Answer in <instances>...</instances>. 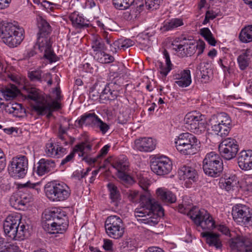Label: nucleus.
Wrapping results in <instances>:
<instances>
[{"instance_id":"f257e3e1","label":"nucleus","mask_w":252,"mask_h":252,"mask_svg":"<svg viewBox=\"0 0 252 252\" xmlns=\"http://www.w3.org/2000/svg\"><path fill=\"white\" fill-rule=\"evenodd\" d=\"M139 207L134 211L136 217L141 223L150 226H155L159 221L160 218L164 216L162 207L155 199L149 196H142L140 198Z\"/></svg>"},{"instance_id":"f03ea898","label":"nucleus","mask_w":252,"mask_h":252,"mask_svg":"<svg viewBox=\"0 0 252 252\" xmlns=\"http://www.w3.org/2000/svg\"><path fill=\"white\" fill-rule=\"evenodd\" d=\"M44 228L50 234L63 233L68 226V217L61 209L53 208L44 211L42 216Z\"/></svg>"},{"instance_id":"7ed1b4c3","label":"nucleus","mask_w":252,"mask_h":252,"mask_svg":"<svg viewBox=\"0 0 252 252\" xmlns=\"http://www.w3.org/2000/svg\"><path fill=\"white\" fill-rule=\"evenodd\" d=\"M120 88L114 82L105 84L104 82L97 81L90 88L89 97L94 101L99 100L100 103L113 100L121 94Z\"/></svg>"},{"instance_id":"20e7f679","label":"nucleus","mask_w":252,"mask_h":252,"mask_svg":"<svg viewBox=\"0 0 252 252\" xmlns=\"http://www.w3.org/2000/svg\"><path fill=\"white\" fill-rule=\"evenodd\" d=\"M25 31L16 22H0V38L10 47H17L24 38Z\"/></svg>"},{"instance_id":"39448f33","label":"nucleus","mask_w":252,"mask_h":252,"mask_svg":"<svg viewBox=\"0 0 252 252\" xmlns=\"http://www.w3.org/2000/svg\"><path fill=\"white\" fill-rule=\"evenodd\" d=\"M20 214H12L8 216L3 222V230L5 234L11 240H24L28 225L23 223Z\"/></svg>"},{"instance_id":"423d86ee","label":"nucleus","mask_w":252,"mask_h":252,"mask_svg":"<svg viewBox=\"0 0 252 252\" xmlns=\"http://www.w3.org/2000/svg\"><path fill=\"white\" fill-rule=\"evenodd\" d=\"M209 123L211 130L213 134L221 137H225L230 132L231 120L229 115L225 113H220L212 116Z\"/></svg>"},{"instance_id":"0eeeda50","label":"nucleus","mask_w":252,"mask_h":252,"mask_svg":"<svg viewBox=\"0 0 252 252\" xmlns=\"http://www.w3.org/2000/svg\"><path fill=\"white\" fill-rule=\"evenodd\" d=\"M194 223L203 230H212L216 227L215 222L213 217L205 209H199L197 207H193L188 213Z\"/></svg>"},{"instance_id":"6e6552de","label":"nucleus","mask_w":252,"mask_h":252,"mask_svg":"<svg viewBox=\"0 0 252 252\" xmlns=\"http://www.w3.org/2000/svg\"><path fill=\"white\" fill-rule=\"evenodd\" d=\"M46 196L53 201H62L67 199L70 194L68 186L63 182H51L46 185Z\"/></svg>"},{"instance_id":"1a4fd4ad","label":"nucleus","mask_w":252,"mask_h":252,"mask_svg":"<svg viewBox=\"0 0 252 252\" xmlns=\"http://www.w3.org/2000/svg\"><path fill=\"white\" fill-rule=\"evenodd\" d=\"M203 169L209 176L219 177L223 170V163L220 156L214 152L208 153L203 161Z\"/></svg>"},{"instance_id":"9d476101","label":"nucleus","mask_w":252,"mask_h":252,"mask_svg":"<svg viewBox=\"0 0 252 252\" xmlns=\"http://www.w3.org/2000/svg\"><path fill=\"white\" fill-rule=\"evenodd\" d=\"M28 168V159L27 157L18 155L12 158L9 165L8 170L12 177L23 178L26 175Z\"/></svg>"},{"instance_id":"9b49d317","label":"nucleus","mask_w":252,"mask_h":252,"mask_svg":"<svg viewBox=\"0 0 252 252\" xmlns=\"http://www.w3.org/2000/svg\"><path fill=\"white\" fill-rule=\"evenodd\" d=\"M105 228L107 235L115 239L122 237L125 230L122 220L115 215L109 216L107 218L105 222Z\"/></svg>"},{"instance_id":"f8f14e48","label":"nucleus","mask_w":252,"mask_h":252,"mask_svg":"<svg viewBox=\"0 0 252 252\" xmlns=\"http://www.w3.org/2000/svg\"><path fill=\"white\" fill-rule=\"evenodd\" d=\"M233 220L238 224L245 225H252V209L249 207L238 204L232 210Z\"/></svg>"},{"instance_id":"ddd939ff","label":"nucleus","mask_w":252,"mask_h":252,"mask_svg":"<svg viewBox=\"0 0 252 252\" xmlns=\"http://www.w3.org/2000/svg\"><path fill=\"white\" fill-rule=\"evenodd\" d=\"M238 147L235 139L227 138L222 140L219 146V150L222 158L226 160H230L236 157Z\"/></svg>"},{"instance_id":"4468645a","label":"nucleus","mask_w":252,"mask_h":252,"mask_svg":"<svg viewBox=\"0 0 252 252\" xmlns=\"http://www.w3.org/2000/svg\"><path fill=\"white\" fill-rule=\"evenodd\" d=\"M152 171L159 176L167 175L172 169L171 160L166 156H161L153 159L151 163Z\"/></svg>"},{"instance_id":"2eb2a0df","label":"nucleus","mask_w":252,"mask_h":252,"mask_svg":"<svg viewBox=\"0 0 252 252\" xmlns=\"http://www.w3.org/2000/svg\"><path fill=\"white\" fill-rule=\"evenodd\" d=\"M36 45L39 51L43 53V57L48 60L50 63L55 62L58 60V57L54 53L49 36H38Z\"/></svg>"},{"instance_id":"dca6fc26","label":"nucleus","mask_w":252,"mask_h":252,"mask_svg":"<svg viewBox=\"0 0 252 252\" xmlns=\"http://www.w3.org/2000/svg\"><path fill=\"white\" fill-rule=\"evenodd\" d=\"M252 244V241L249 237L240 235L231 238L228 242L229 248L234 251L252 252V248H248Z\"/></svg>"},{"instance_id":"f3484780","label":"nucleus","mask_w":252,"mask_h":252,"mask_svg":"<svg viewBox=\"0 0 252 252\" xmlns=\"http://www.w3.org/2000/svg\"><path fill=\"white\" fill-rule=\"evenodd\" d=\"M61 108L60 104L56 101H50L47 99L43 103H39L32 106V110L38 115H44L47 114L48 118L52 116L54 111L59 109Z\"/></svg>"},{"instance_id":"a211bd4d","label":"nucleus","mask_w":252,"mask_h":252,"mask_svg":"<svg viewBox=\"0 0 252 252\" xmlns=\"http://www.w3.org/2000/svg\"><path fill=\"white\" fill-rule=\"evenodd\" d=\"M156 141L150 137H142L134 141V148L141 152H150L156 147Z\"/></svg>"},{"instance_id":"6ab92c4d","label":"nucleus","mask_w":252,"mask_h":252,"mask_svg":"<svg viewBox=\"0 0 252 252\" xmlns=\"http://www.w3.org/2000/svg\"><path fill=\"white\" fill-rule=\"evenodd\" d=\"M178 173L180 179L186 181V183L191 184L198 179L197 171L190 166L184 165L179 169Z\"/></svg>"},{"instance_id":"aec40b11","label":"nucleus","mask_w":252,"mask_h":252,"mask_svg":"<svg viewBox=\"0 0 252 252\" xmlns=\"http://www.w3.org/2000/svg\"><path fill=\"white\" fill-rule=\"evenodd\" d=\"M238 164L243 170L252 169V150H243L238 155Z\"/></svg>"},{"instance_id":"412c9836","label":"nucleus","mask_w":252,"mask_h":252,"mask_svg":"<svg viewBox=\"0 0 252 252\" xmlns=\"http://www.w3.org/2000/svg\"><path fill=\"white\" fill-rule=\"evenodd\" d=\"M28 77L33 82L42 83L47 82L49 86L52 83L51 74L49 72L43 73L40 69L32 70L28 72Z\"/></svg>"},{"instance_id":"4be33fe9","label":"nucleus","mask_w":252,"mask_h":252,"mask_svg":"<svg viewBox=\"0 0 252 252\" xmlns=\"http://www.w3.org/2000/svg\"><path fill=\"white\" fill-rule=\"evenodd\" d=\"M92 145L88 142H81V143L76 145L75 146L73 151L62 160L61 164L64 165L68 162L71 161L74 157V154L75 153L80 152L78 155L79 156H84V154L86 152H87L92 149Z\"/></svg>"},{"instance_id":"5701e85b","label":"nucleus","mask_w":252,"mask_h":252,"mask_svg":"<svg viewBox=\"0 0 252 252\" xmlns=\"http://www.w3.org/2000/svg\"><path fill=\"white\" fill-rule=\"evenodd\" d=\"M174 79L177 80L175 83L180 87L186 88L191 83L190 71L189 69H184L180 73L173 75Z\"/></svg>"},{"instance_id":"b1692460","label":"nucleus","mask_w":252,"mask_h":252,"mask_svg":"<svg viewBox=\"0 0 252 252\" xmlns=\"http://www.w3.org/2000/svg\"><path fill=\"white\" fill-rule=\"evenodd\" d=\"M45 151L49 157L59 158L65 154L66 149L59 147L55 142L50 141L46 144Z\"/></svg>"},{"instance_id":"393cba45","label":"nucleus","mask_w":252,"mask_h":252,"mask_svg":"<svg viewBox=\"0 0 252 252\" xmlns=\"http://www.w3.org/2000/svg\"><path fill=\"white\" fill-rule=\"evenodd\" d=\"M163 55L165 59L166 64L164 65L163 63L158 61L156 63V66L160 74L165 77L172 69L173 64L171 62L169 54L166 50H163Z\"/></svg>"},{"instance_id":"a878e982","label":"nucleus","mask_w":252,"mask_h":252,"mask_svg":"<svg viewBox=\"0 0 252 252\" xmlns=\"http://www.w3.org/2000/svg\"><path fill=\"white\" fill-rule=\"evenodd\" d=\"M36 173L39 176H42L53 170L56 167L54 160L41 158L37 163Z\"/></svg>"},{"instance_id":"bb28decb","label":"nucleus","mask_w":252,"mask_h":252,"mask_svg":"<svg viewBox=\"0 0 252 252\" xmlns=\"http://www.w3.org/2000/svg\"><path fill=\"white\" fill-rule=\"evenodd\" d=\"M4 108L6 112L16 117H22L26 113V110L22 107V105L16 102L7 103L4 105Z\"/></svg>"},{"instance_id":"cd10ccee","label":"nucleus","mask_w":252,"mask_h":252,"mask_svg":"<svg viewBox=\"0 0 252 252\" xmlns=\"http://www.w3.org/2000/svg\"><path fill=\"white\" fill-rule=\"evenodd\" d=\"M26 98L33 100L35 102L34 105L43 103L48 99L41 94L39 90L35 88H31L28 89L27 94L25 95Z\"/></svg>"},{"instance_id":"c85d7f7f","label":"nucleus","mask_w":252,"mask_h":252,"mask_svg":"<svg viewBox=\"0 0 252 252\" xmlns=\"http://www.w3.org/2000/svg\"><path fill=\"white\" fill-rule=\"evenodd\" d=\"M69 18L73 26L76 29H82L89 26L88 21L77 12L71 13Z\"/></svg>"},{"instance_id":"c756f323","label":"nucleus","mask_w":252,"mask_h":252,"mask_svg":"<svg viewBox=\"0 0 252 252\" xmlns=\"http://www.w3.org/2000/svg\"><path fill=\"white\" fill-rule=\"evenodd\" d=\"M252 55V51L250 49H247L238 56L237 62L239 68L241 70H245L249 66L251 62Z\"/></svg>"},{"instance_id":"7c9ffc66","label":"nucleus","mask_w":252,"mask_h":252,"mask_svg":"<svg viewBox=\"0 0 252 252\" xmlns=\"http://www.w3.org/2000/svg\"><path fill=\"white\" fill-rule=\"evenodd\" d=\"M183 20L180 18H173L169 21H164L160 28V31L162 33L172 31L183 25Z\"/></svg>"},{"instance_id":"2f4dec72","label":"nucleus","mask_w":252,"mask_h":252,"mask_svg":"<svg viewBox=\"0 0 252 252\" xmlns=\"http://www.w3.org/2000/svg\"><path fill=\"white\" fill-rule=\"evenodd\" d=\"M203 237L206 239V243L210 246L215 247L217 249H220L222 246L220 235L210 232H205L201 233Z\"/></svg>"},{"instance_id":"473e14b6","label":"nucleus","mask_w":252,"mask_h":252,"mask_svg":"<svg viewBox=\"0 0 252 252\" xmlns=\"http://www.w3.org/2000/svg\"><path fill=\"white\" fill-rule=\"evenodd\" d=\"M175 140V144L176 147L184 144L198 143V140L196 137L189 132L180 134L178 137V139Z\"/></svg>"},{"instance_id":"72a5a7b5","label":"nucleus","mask_w":252,"mask_h":252,"mask_svg":"<svg viewBox=\"0 0 252 252\" xmlns=\"http://www.w3.org/2000/svg\"><path fill=\"white\" fill-rule=\"evenodd\" d=\"M218 63L221 67L225 75H230L234 71L235 62L231 58L226 57L220 59Z\"/></svg>"},{"instance_id":"f704fd0d","label":"nucleus","mask_w":252,"mask_h":252,"mask_svg":"<svg viewBox=\"0 0 252 252\" xmlns=\"http://www.w3.org/2000/svg\"><path fill=\"white\" fill-rule=\"evenodd\" d=\"M110 198L111 200V203L116 207L119 206L121 200V195L118 188L113 183H109L107 184Z\"/></svg>"},{"instance_id":"c9c22d12","label":"nucleus","mask_w":252,"mask_h":252,"mask_svg":"<svg viewBox=\"0 0 252 252\" xmlns=\"http://www.w3.org/2000/svg\"><path fill=\"white\" fill-rule=\"evenodd\" d=\"M157 194L158 197L165 203H173L176 200L175 194L165 189H158L157 190Z\"/></svg>"},{"instance_id":"e433bc0d","label":"nucleus","mask_w":252,"mask_h":252,"mask_svg":"<svg viewBox=\"0 0 252 252\" xmlns=\"http://www.w3.org/2000/svg\"><path fill=\"white\" fill-rule=\"evenodd\" d=\"M238 183V181L235 175H231L221 179L220 182V187L228 191L233 190L235 187H237Z\"/></svg>"},{"instance_id":"4c0bfd02","label":"nucleus","mask_w":252,"mask_h":252,"mask_svg":"<svg viewBox=\"0 0 252 252\" xmlns=\"http://www.w3.org/2000/svg\"><path fill=\"white\" fill-rule=\"evenodd\" d=\"M37 25L39 30L38 36H48V34L51 31L49 24L41 17L37 18Z\"/></svg>"},{"instance_id":"58836bf2","label":"nucleus","mask_w":252,"mask_h":252,"mask_svg":"<svg viewBox=\"0 0 252 252\" xmlns=\"http://www.w3.org/2000/svg\"><path fill=\"white\" fill-rule=\"evenodd\" d=\"M98 119V117L94 113H86L82 116L81 119L78 120L77 122L78 124L80 126L86 124V125L91 126L94 128Z\"/></svg>"},{"instance_id":"ea45409f","label":"nucleus","mask_w":252,"mask_h":252,"mask_svg":"<svg viewBox=\"0 0 252 252\" xmlns=\"http://www.w3.org/2000/svg\"><path fill=\"white\" fill-rule=\"evenodd\" d=\"M201 117H203L201 115H195L191 113H188L184 118L185 127L189 130L191 131L192 128Z\"/></svg>"},{"instance_id":"a19ab883","label":"nucleus","mask_w":252,"mask_h":252,"mask_svg":"<svg viewBox=\"0 0 252 252\" xmlns=\"http://www.w3.org/2000/svg\"><path fill=\"white\" fill-rule=\"evenodd\" d=\"M129 162L125 157H121L117 159L113 164V167L119 172H127L128 169Z\"/></svg>"},{"instance_id":"79ce46f5","label":"nucleus","mask_w":252,"mask_h":252,"mask_svg":"<svg viewBox=\"0 0 252 252\" xmlns=\"http://www.w3.org/2000/svg\"><path fill=\"white\" fill-rule=\"evenodd\" d=\"M239 38L243 43H249L252 41V25L245 26L239 34Z\"/></svg>"},{"instance_id":"37998d69","label":"nucleus","mask_w":252,"mask_h":252,"mask_svg":"<svg viewBox=\"0 0 252 252\" xmlns=\"http://www.w3.org/2000/svg\"><path fill=\"white\" fill-rule=\"evenodd\" d=\"M197 143L184 144L176 147L181 154L185 155H191L196 153L197 151Z\"/></svg>"},{"instance_id":"c03bdc74","label":"nucleus","mask_w":252,"mask_h":252,"mask_svg":"<svg viewBox=\"0 0 252 252\" xmlns=\"http://www.w3.org/2000/svg\"><path fill=\"white\" fill-rule=\"evenodd\" d=\"M105 50L94 53V58L101 63H109L114 61V58L105 52Z\"/></svg>"},{"instance_id":"a18cd8bd","label":"nucleus","mask_w":252,"mask_h":252,"mask_svg":"<svg viewBox=\"0 0 252 252\" xmlns=\"http://www.w3.org/2000/svg\"><path fill=\"white\" fill-rule=\"evenodd\" d=\"M92 48L94 53L106 50L107 48L103 40L100 37L94 36L91 43Z\"/></svg>"},{"instance_id":"49530a36","label":"nucleus","mask_w":252,"mask_h":252,"mask_svg":"<svg viewBox=\"0 0 252 252\" xmlns=\"http://www.w3.org/2000/svg\"><path fill=\"white\" fill-rule=\"evenodd\" d=\"M206 127V122L202 119V117H201L192 128L191 132L198 135L201 134L205 132Z\"/></svg>"},{"instance_id":"de8ad7c7","label":"nucleus","mask_w":252,"mask_h":252,"mask_svg":"<svg viewBox=\"0 0 252 252\" xmlns=\"http://www.w3.org/2000/svg\"><path fill=\"white\" fill-rule=\"evenodd\" d=\"M200 33L209 44L212 46L216 45V40L209 28H204L200 29Z\"/></svg>"},{"instance_id":"09e8293b","label":"nucleus","mask_w":252,"mask_h":252,"mask_svg":"<svg viewBox=\"0 0 252 252\" xmlns=\"http://www.w3.org/2000/svg\"><path fill=\"white\" fill-rule=\"evenodd\" d=\"M134 2V0H112V3L115 7L121 10L129 8Z\"/></svg>"},{"instance_id":"8fccbe9b","label":"nucleus","mask_w":252,"mask_h":252,"mask_svg":"<svg viewBox=\"0 0 252 252\" xmlns=\"http://www.w3.org/2000/svg\"><path fill=\"white\" fill-rule=\"evenodd\" d=\"M172 49L177 54L178 56L181 57H184L185 56L182 55L184 49H185V41H181L178 43V41L174 40L171 44Z\"/></svg>"},{"instance_id":"3c124183","label":"nucleus","mask_w":252,"mask_h":252,"mask_svg":"<svg viewBox=\"0 0 252 252\" xmlns=\"http://www.w3.org/2000/svg\"><path fill=\"white\" fill-rule=\"evenodd\" d=\"M117 176L121 182L126 186L131 185L134 182L133 178L126 172H119V173H117Z\"/></svg>"},{"instance_id":"603ef678","label":"nucleus","mask_w":252,"mask_h":252,"mask_svg":"<svg viewBox=\"0 0 252 252\" xmlns=\"http://www.w3.org/2000/svg\"><path fill=\"white\" fill-rule=\"evenodd\" d=\"M1 92L3 94V97L6 96V99H10L16 97L19 93V90L14 85H12L10 88H6L4 92Z\"/></svg>"},{"instance_id":"864d4df0","label":"nucleus","mask_w":252,"mask_h":252,"mask_svg":"<svg viewBox=\"0 0 252 252\" xmlns=\"http://www.w3.org/2000/svg\"><path fill=\"white\" fill-rule=\"evenodd\" d=\"M94 128L99 129L102 134H105L110 128V126L99 118L96 122Z\"/></svg>"},{"instance_id":"5fc2aeb1","label":"nucleus","mask_w":252,"mask_h":252,"mask_svg":"<svg viewBox=\"0 0 252 252\" xmlns=\"http://www.w3.org/2000/svg\"><path fill=\"white\" fill-rule=\"evenodd\" d=\"M186 52H183L182 55L186 56H191L195 52L196 45L193 43H188L185 42Z\"/></svg>"},{"instance_id":"6e6d98bb","label":"nucleus","mask_w":252,"mask_h":252,"mask_svg":"<svg viewBox=\"0 0 252 252\" xmlns=\"http://www.w3.org/2000/svg\"><path fill=\"white\" fill-rule=\"evenodd\" d=\"M68 135H58V138L55 143L59 147H63V146L68 145Z\"/></svg>"},{"instance_id":"4d7b16f0","label":"nucleus","mask_w":252,"mask_h":252,"mask_svg":"<svg viewBox=\"0 0 252 252\" xmlns=\"http://www.w3.org/2000/svg\"><path fill=\"white\" fill-rule=\"evenodd\" d=\"M145 5L148 9H157L160 4V0H145Z\"/></svg>"},{"instance_id":"13d9d810","label":"nucleus","mask_w":252,"mask_h":252,"mask_svg":"<svg viewBox=\"0 0 252 252\" xmlns=\"http://www.w3.org/2000/svg\"><path fill=\"white\" fill-rule=\"evenodd\" d=\"M205 67V65L202 67L200 66V69L201 74V78L203 79V81L205 83H206L210 80V76L209 75V72L211 71V69H209L207 68H205V69H204V68Z\"/></svg>"},{"instance_id":"bf43d9fd","label":"nucleus","mask_w":252,"mask_h":252,"mask_svg":"<svg viewBox=\"0 0 252 252\" xmlns=\"http://www.w3.org/2000/svg\"><path fill=\"white\" fill-rule=\"evenodd\" d=\"M124 248H126L129 251H132L136 248L137 245L135 240L131 239H126L124 242Z\"/></svg>"},{"instance_id":"052dcab7","label":"nucleus","mask_w":252,"mask_h":252,"mask_svg":"<svg viewBox=\"0 0 252 252\" xmlns=\"http://www.w3.org/2000/svg\"><path fill=\"white\" fill-rule=\"evenodd\" d=\"M120 40H121L122 49L123 50H125L134 44V41L130 39H120Z\"/></svg>"},{"instance_id":"680f3d73","label":"nucleus","mask_w":252,"mask_h":252,"mask_svg":"<svg viewBox=\"0 0 252 252\" xmlns=\"http://www.w3.org/2000/svg\"><path fill=\"white\" fill-rule=\"evenodd\" d=\"M120 42L121 40L119 39L115 41H113L112 43L111 44V46H110V50L113 53H116L118 50L122 49Z\"/></svg>"},{"instance_id":"e2e57ef3","label":"nucleus","mask_w":252,"mask_h":252,"mask_svg":"<svg viewBox=\"0 0 252 252\" xmlns=\"http://www.w3.org/2000/svg\"><path fill=\"white\" fill-rule=\"evenodd\" d=\"M10 202L13 204L14 206H17L19 207L20 205H25L26 202L21 198H18L15 195H13L10 198Z\"/></svg>"},{"instance_id":"0e129e2a","label":"nucleus","mask_w":252,"mask_h":252,"mask_svg":"<svg viewBox=\"0 0 252 252\" xmlns=\"http://www.w3.org/2000/svg\"><path fill=\"white\" fill-rule=\"evenodd\" d=\"M138 184L141 188L144 190H146L150 185L149 180L143 177L139 178Z\"/></svg>"},{"instance_id":"69168bd1","label":"nucleus","mask_w":252,"mask_h":252,"mask_svg":"<svg viewBox=\"0 0 252 252\" xmlns=\"http://www.w3.org/2000/svg\"><path fill=\"white\" fill-rule=\"evenodd\" d=\"M110 146L108 145H105L99 151V154L97 156V159H101L107 153L110 149Z\"/></svg>"},{"instance_id":"338daca9","label":"nucleus","mask_w":252,"mask_h":252,"mask_svg":"<svg viewBox=\"0 0 252 252\" xmlns=\"http://www.w3.org/2000/svg\"><path fill=\"white\" fill-rule=\"evenodd\" d=\"M129 118V117L127 115L120 113L118 118V122L122 125L125 124L128 122Z\"/></svg>"},{"instance_id":"774afa93","label":"nucleus","mask_w":252,"mask_h":252,"mask_svg":"<svg viewBox=\"0 0 252 252\" xmlns=\"http://www.w3.org/2000/svg\"><path fill=\"white\" fill-rule=\"evenodd\" d=\"M12 250L15 251V252H19V247L14 245H9L7 248H3V249L0 250V252H11Z\"/></svg>"}]
</instances>
